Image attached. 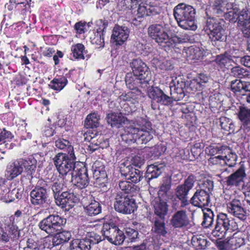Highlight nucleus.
I'll return each mask as SVG.
<instances>
[{
	"label": "nucleus",
	"mask_w": 250,
	"mask_h": 250,
	"mask_svg": "<svg viewBox=\"0 0 250 250\" xmlns=\"http://www.w3.org/2000/svg\"><path fill=\"white\" fill-rule=\"evenodd\" d=\"M95 134L93 133H90V132H88L84 134L85 140L88 142H91L92 144H94L95 145L98 146L99 148H102V149L107 148L109 146V142L107 140H104L102 138H99L96 142H95L94 138Z\"/></svg>",
	"instance_id": "58836bf2"
},
{
	"label": "nucleus",
	"mask_w": 250,
	"mask_h": 250,
	"mask_svg": "<svg viewBox=\"0 0 250 250\" xmlns=\"http://www.w3.org/2000/svg\"><path fill=\"white\" fill-rule=\"evenodd\" d=\"M236 59H238L241 63L244 66L250 68V56H246L243 57H236Z\"/></svg>",
	"instance_id": "338daca9"
},
{
	"label": "nucleus",
	"mask_w": 250,
	"mask_h": 250,
	"mask_svg": "<svg viewBox=\"0 0 250 250\" xmlns=\"http://www.w3.org/2000/svg\"><path fill=\"white\" fill-rule=\"evenodd\" d=\"M121 171L126 179L132 183H136L143 178V173L139 170L133 168L130 165L124 163L121 165Z\"/></svg>",
	"instance_id": "dca6fc26"
},
{
	"label": "nucleus",
	"mask_w": 250,
	"mask_h": 250,
	"mask_svg": "<svg viewBox=\"0 0 250 250\" xmlns=\"http://www.w3.org/2000/svg\"><path fill=\"white\" fill-rule=\"evenodd\" d=\"M246 177L245 167L244 165H241L237 170L227 177L226 184L231 187H237L244 182Z\"/></svg>",
	"instance_id": "a211bd4d"
},
{
	"label": "nucleus",
	"mask_w": 250,
	"mask_h": 250,
	"mask_svg": "<svg viewBox=\"0 0 250 250\" xmlns=\"http://www.w3.org/2000/svg\"><path fill=\"white\" fill-rule=\"evenodd\" d=\"M15 217L11 215L5 220V228L13 238H17L20 236V231L18 227L14 225Z\"/></svg>",
	"instance_id": "2f4dec72"
},
{
	"label": "nucleus",
	"mask_w": 250,
	"mask_h": 250,
	"mask_svg": "<svg viewBox=\"0 0 250 250\" xmlns=\"http://www.w3.org/2000/svg\"><path fill=\"white\" fill-rule=\"evenodd\" d=\"M209 77L206 74H200L196 79L192 80L190 83V86L193 90H201L204 83L208 82Z\"/></svg>",
	"instance_id": "f704fd0d"
},
{
	"label": "nucleus",
	"mask_w": 250,
	"mask_h": 250,
	"mask_svg": "<svg viewBox=\"0 0 250 250\" xmlns=\"http://www.w3.org/2000/svg\"><path fill=\"white\" fill-rule=\"evenodd\" d=\"M152 229L155 233L161 235L165 236L167 232L166 230L164 218L155 219L154 226Z\"/></svg>",
	"instance_id": "8fccbe9b"
},
{
	"label": "nucleus",
	"mask_w": 250,
	"mask_h": 250,
	"mask_svg": "<svg viewBox=\"0 0 250 250\" xmlns=\"http://www.w3.org/2000/svg\"><path fill=\"white\" fill-rule=\"evenodd\" d=\"M239 21L242 24V31L245 37H250V16L242 12L239 16Z\"/></svg>",
	"instance_id": "473e14b6"
},
{
	"label": "nucleus",
	"mask_w": 250,
	"mask_h": 250,
	"mask_svg": "<svg viewBox=\"0 0 250 250\" xmlns=\"http://www.w3.org/2000/svg\"><path fill=\"white\" fill-rule=\"evenodd\" d=\"M225 22L223 19L209 18L207 21V29L209 31V38L212 42H225L226 33Z\"/></svg>",
	"instance_id": "39448f33"
},
{
	"label": "nucleus",
	"mask_w": 250,
	"mask_h": 250,
	"mask_svg": "<svg viewBox=\"0 0 250 250\" xmlns=\"http://www.w3.org/2000/svg\"><path fill=\"white\" fill-rule=\"evenodd\" d=\"M23 170L20 160H17L8 165L7 167V175L9 179H12L21 174Z\"/></svg>",
	"instance_id": "c756f323"
},
{
	"label": "nucleus",
	"mask_w": 250,
	"mask_h": 250,
	"mask_svg": "<svg viewBox=\"0 0 250 250\" xmlns=\"http://www.w3.org/2000/svg\"><path fill=\"white\" fill-rule=\"evenodd\" d=\"M184 39L179 37L177 36H172L171 38L168 37V41L167 42H164L163 47H173L174 45L176 43H179L184 42Z\"/></svg>",
	"instance_id": "6e6d98bb"
},
{
	"label": "nucleus",
	"mask_w": 250,
	"mask_h": 250,
	"mask_svg": "<svg viewBox=\"0 0 250 250\" xmlns=\"http://www.w3.org/2000/svg\"><path fill=\"white\" fill-rule=\"evenodd\" d=\"M21 166L31 173L35 171L37 166V160L33 156H29L27 159H20Z\"/></svg>",
	"instance_id": "c03bdc74"
},
{
	"label": "nucleus",
	"mask_w": 250,
	"mask_h": 250,
	"mask_svg": "<svg viewBox=\"0 0 250 250\" xmlns=\"http://www.w3.org/2000/svg\"><path fill=\"white\" fill-rule=\"evenodd\" d=\"M238 118L244 125H250V109L241 107L238 113Z\"/></svg>",
	"instance_id": "3c124183"
},
{
	"label": "nucleus",
	"mask_w": 250,
	"mask_h": 250,
	"mask_svg": "<svg viewBox=\"0 0 250 250\" xmlns=\"http://www.w3.org/2000/svg\"><path fill=\"white\" fill-rule=\"evenodd\" d=\"M106 121L111 127L119 128L123 124H125L126 118L121 113H110L106 117Z\"/></svg>",
	"instance_id": "a878e982"
},
{
	"label": "nucleus",
	"mask_w": 250,
	"mask_h": 250,
	"mask_svg": "<svg viewBox=\"0 0 250 250\" xmlns=\"http://www.w3.org/2000/svg\"><path fill=\"white\" fill-rule=\"evenodd\" d=\"M129 29L126 26L115 25L112 31L111 39L116 44L121 45L128 39Z\"/></svg>",
	"instance_id": "6ab92c4d"
},
{
	"label": "nucleus",
	"mask_w": 250,
	"mask_h": 250,
	"mask_svg": "<svg viewBox=\"0 0 250 250\" xmlns=\"http://www.w3.org/2000/svg\"><path fill=\"white\" fill-rule=\"evenodd\" d=\"M194 180L193 176H189L185 181L184 184L179 185L175 190L177 197L181 200V206L184 207L188 204L187 196L188 191L193 187Z\"/></svg>",
	"instance_id": "ddd939ff"
},
{
	"label": "nucleus",
	"mask_w": 250,
	"mask_h": 250,
	"mask_svg": "<svg viewBox=\"0 0 250 250\" xmlns=\"http://www.w3.org/2000/svg\"><path fill=\"white\" fill-rule=\"evenodd\" d=\"M22 191L19 188H14L11 190L3 185L0 186V201L9 203L14 201L16 199L21 197Z\"/></svg>",
	"instance_id": "2eb2a0df"
},
{
	"label": "nucleus",
	"mask_w": 250,
	"mask_h": 250,
	"mask_svg": "<svg viewBox=\"0 0 250 250\" xmlns=\"http://www.w3.org/2000/svg\"><path fill=\"white\" fill-rule=\"evenodd\" d=\"M102 232L104 236L109 242L115 245L122 244L125 237L124 232L120 230L118 227L111 226L108 224H104Z\"/></svg>",
	"instance_id": "9d476101"
},
{
	"label": "nucleus",
	"mask_w": 250,
	"mask_h": 250,
	"mask_svg": "<svg viewBox=\"0 0 250 250\" xmlns=\"http://www.w3.org/2000/svg\"><path fill=\"white\" fill-rule=\"evenodd\" d=\"M225 5H227V0H215L213 4L214 12L218 15L223 14L229 9L225 6Z\"/></svg>",
	"instance_id": "603ef678"
},
{
	"label": "nucleus",
	"mask_w": 250,
	"mask_h": 250,
	"mask_svg": "<svg viewBox=\"0 0 250 250\" xmlns=\"http://www.w3.org/2000/svg\"><path fill=\"white\" fill-rule=\"evenodd\" d=\"M100 116L94 112L89 114L85 120V125L87 127L96 128L99 125Z\"/></svg>",
	"instance_id": "de8ad7c7"
},
{
	"label": "nucleus",
	"mask_w": 250,
	"mask_h": 250,
	"mask_svg": "<svg viewBox=\"0 0 250 250\" xmlns=\"http://www.w3.org/2000/svg\"><path fill=\"white\" fill-rule=\"evenodd\" d=\"M170 224L174 228L183 229L190 226V221L187 213L184 210L175 212L170 219Z\"/></svg>",
	"instance_id": "4468645a"
},
{
	"label": "nucleus",
	"mask_w": 250,
	"mask_h": 250,
	"mask_svg": "<svg viewBox=\"0 0 250 250\" xmlns=\"http://www.w3.org/2000/svg\"><path fill=\"white\" fill-rule=\"evenodd\" d=\"M166 200L164 197L158 196L155 197L151 202L154 213L159 218H165L167 213L168 206Z\"/></svg>",
	"instance_id": "aec40b11"
},
{
	"label": "nucleus",
	"mask_w": 250,
	"mask_h": 250,
	"mask_svg": "<svg viewBox=\"0 0 250 250\" xmlns=\"http://www.w3.org/2000/svg\"><path fill=\"white\" fill-rule=\"evenodd\" d=\"M133 75L137 76L140 79H144L145 81H149L151 78V74L146 64L140 59L132 60L130 62Z\"/></svg>",
	"instance_id": "9b49d317"
},
{
	"label": "nucleus",
	"mask_w": 250,
	"mask_h": 250,
	"mask_svg": "<svg viewBox=\"0 0 250 250\" xmlns=\"http://www.w3.org/2000/svg\"><path fill=\"white\" fill-rule=\"evenodd\" d=\"M49 85L52 89L61 91L62 89V79H54Z\"/></svg>",
	"instance_id": "052dcab7"
},
{
	"label": "nucleus",
	"mask_w": 250,
	"mask_h": 250,
	"mask_svg": "<svg viewBox=\"0 0 250 250\" xmlns=\"http://www.w3.org/2000/svg\"><path fill=\"white\" fill-rule=\"evenodd\" d=\"M185 56L188 60H199L204 55V50L197 46H191L185 49Z\"/></svg>",
	"instance_id": "cd10ccee"
},
{
	"label": "nucleus",
	"mask_w": 250,
	"mask_h": 250,
	"mask_svg": "<svg viewBox=\"0 0 250 250\" xmlns=\"http://www.w3.org/2000/svg\"><path fill=\"white\" fill-rule=\"evenodd\" d=\"M170 83V96L166 95L164 91L157 86H151L148 90V96L153 102L164 105H169L173 101H179L185 96L184 87V82L180 81L177 77H171Z\"/></svg>",
	"instance_id": "f03ea898"
},
{
	"label": "nucleus",
	"mask_w": 250,
	"mask_h": 250,
	"mask_svg": "<svg viewBox=\"0 0 250 250\" xmlns=\"http://www.w3.org/2000/svg\"><path fill=\"white\" fill-rule=\"evenodd\" d=\"M153 134L151 123L146 119L139 118L125 127L121 137L127 143L146 144L153 138Z\"/></svg>",
	"instance_id": "f257e3e1"
},
{
	"label": "nucleus",
	"mask_w": 250,
	"mask_h": 250,
	"mask_svg": "<svg viewBox=\"0 0 250 250\" xmlns=\"http://www.w3.org/2000/svg\"><path fill=\"white\" fill-rule=\"evenodd\" d=\"M78 198L74 195L73 193L63 191V209L68 210L72 208L74 206V203H76Z\"/></svg>",
	"instance_id": "79ce46f5"
},
{
	"label": "nucleus",
	"mask_w": 250,
	"mask_h": 250,
	"mask_svg": "<svg viewBox=\"0 0 250 250\" xmlns=\"http://www.w3.org/2000/svg\"><path fill=\"white\" fill-rule=\"evenodd\" d=\"M75 156L74 148L71 143L63 139V169L69 172L75 165Z\"/></svg>",
	"instance_id": "f8f14e48"
},
{
	"label": "nucleus",
	"mask_w": 250,
	"mask_h": 250,
	"mask_svg": "<svg viewBox=\"0 0 250 250\" xmlns=\"http://www.w3.org/2000/svg\"><path fill=\"white\" fill-rule=\"evenodd\" d=\"M10 237L6 232L0 228V242H7L9 241Z\"/></svg>",
	"instance_id": "774afa93"
},
{
	"label": "nucleus",
	"mask_w": 250,
	"mask_h": 250,
	"mask_svg": "<svg viewBox=\"0 0 250 250\" xmlns=\"http://www.w3.org/2000/svg\"><path fill=\"white\" fill-rule=\"evenodd\" d=\"M30 202L34 206L43 204L47 198V191L43 187H36L30 194Z\"/></svg>",
	"instance_id": "4be33fe9"
},
{
	"label": "nucleus",
	"mask_w": 250,
	"mask_h": 250,
	"mask_svg": "<svg viewBox=\"0 0 250 250\" xmlns=\"http://www.w3.org/2000/svg\"><path fill=\"white\" fill-rule=\"evenodd\" d=\"M229 150V147L226 146H210L206 148V152L208 155L214 156L217 154H222Z\"/></svg>",
	"instance_id": "a18cd8bd"
},
{
	"label": "nucleus",
	"mask_w": 250,
	"mask_h": 250,
	"mask_svg": "<svg viewBox=\"0 0 250 250\" xmlns=\"http://www.w3.org/2000/svg\"><path fill=\"white\" fill-rule=\"evenodd\" d=\"M208 162L210 164L212 165H218L221 166H224L225 163L223 155L222 154L217 156L210 157L208 159Z\"/></svg>",
	"instance_id": "680f3d73"
},
{
	"label": "nucleus",
	"mask_w": 250,
	"mask_h": 250,
	"mask_svg": "<svg viewBox=\"0 0 250 250\" xmlns=\"http://www.w3.org/2000/svg\"><path fill=\"white\" fill-rule=\"evenodd\" d=\"M139 4V5L137 10L139 17L155 15L157 13L156 10V8L153 6L146 3H144V2Z\"/></svg>",
	"instance_id": "c9c22d12"
},
{
	"label": "nucleus",
	"mask_w": 250,
	"mask_h": 250,
	"mask_svg": "<svg viewBox=\"0 0 250 250\" xmlns=\"http://www.w3.org/2000/svg\"><path fill=\"white\" fill-rule=\"evenodd\" d=\"M119 187L122 191L125 192V193H122L125 195L130 194L131 196H134L139 190V188L137 186L131 183L129 181H120L119 183Z\"/></svg>",
	"instance_id": "72a5a7b5"
},
{
	"label": "nucleus",
	"mask_w": 250,
	"mask_h": 250,
	"mask_svg": "<svg viewBox=\"0 0 250 250\" xmlns=\"http://www.w3.org/2000/svg\"><path fill=\"white\" fill-rule=\"evenodd\" d=\"M231 90L234 92H240L244 95L246 92H250V83L240 80L232 81L230 83Z\"/></svg>",
	"instance_id": "bb28decb"
},
{
	"label": "nucleus",
	"mask_w": 250,
	"mask_h": 250,
	"mask_svg": "<svg viewBox=\"0 0 250 250\" xmlns=\"http://www.w3.org/2000/svg\"><path fill=\"white\" fill-rule=\"evenodd\" d=\"M70 250H89V243L83 239H74L69 245Z\"/></svg>",
	"instance_id": "a19ab883"
},
{
	"label": "nucleus",
	"mask_w": 250,
	"mask_h": 250,
	"mask_svg": "<svg viewBox=\"0 0 250 250\" xmlns=\"http://www.w3.org/2000/svg\"><path fill=\"white\" fill-rule=\"evenodd\" d=\"M231 73L233 76L240 79L247 77L249 75V72L247 70L240 66H235L232 68Z\"/></svg>",
	"instance_id": "864d4df0"
},
{
	"label": "nucleus",
	"mask_w": 250,
	"mask_h": 250,
	"mask_svg": "<svg viewBox=\"0 0 250 250\" xmlns=\"http://www.w3.org/2000/svg\"><path fill=\"white\" fill-rule=\"evenodd\" d=\"M202 211L204 214V220L202 224L205 228H209L212 226L213 222V212L210 208H207L203 209Z\"/></svg>",
	"instance_id": "49530a36"
},
{
	"label": "nucleus",
	"mask_w": 250,
	"mask_h": 250,
	"mask_svg": "<svg viewBox=\"0 0 250 250\" xmlns=\"http://www.w3.org/2000/svg\"><path fill=\"white\" fill-rule=\"evenodd\" d=\"M24 250H40V245L36 241L29 238L26 241V246L24 248Z\"/></svg>",
	"instance_id": "4d7b16f0"
},
{
	"label": "nucleus",
	"mask_w": 250,
	"mask_h": 250,
	"mask_svg": "<svg viewBox=\"0 0 250 250\" xmlns=\"http://www.w3.org/2000/svg\"><path fill=\"white\" fill-rule=\"evenodd\" d=\"M63 169V180L72 183L79 188L82 189L88 186V179L86 168L84 167H78L75 165L69 172Z\"/></svg>",
	"instance_id": "20e7f679"
},
{
	"label": "nucleus",
	"mask_w": 250,
	"mask_h": 250,
	"mask_svg": "<svg viewBox=\"0 0 250 250\" xmlns=\"http://www.w3.org/2000/svg\"><path fill=\"white\" fill-rule=\"evenodd\" d=\"M234 59H236V57L234 56L221 55L217 56L215 62L221 69L229 68L230 66L232 65V62H235Z\"/></svg>",
	"instance_id": "7c9ffc66"
},
{
	"label": "nucleus",
	"mask_w": 250,
	"mask_h": 250,
	"mask_svg": "<svg viewBox=\"0 0 250 250\" xmlns=\"http://www.w3.org/2000/svg\"><path fill=\"white\" fill-rule=\"evenodd\" d=\"M84 240L88 241L89 243V247L91 248V244H96L99 243L102 241L101 236L94 232H88L86 237Z\"/></svg>",
	"instance_id": "5fc2aeb1"
},
{
	"label": "nucleus",
	"mask_w": 250,
	"mask_h": 250,
	"mask_svg": "<svg viewBox=\"0 0 250 250\" xmlns=\"http://www.w3.org/2000/svg\"><path fill=\"white\" fill-rule=\"evenodd\" d=\"M89 26L90 22L86 23L85 22L80 21L75 24V28L77 32L81 34L84 33L86 31H87Z\"/></svg>",
	"instance_id": "bf43d9fd"
},
{
	"label": "nucleus",
	"mask_w": 250,
	"mask_h": 250,
	"mask_svg": "<svg viewBox=\"0 0 250 250\" xmlns=\"http://www.w3.org/2000/svg\"><path fill=\"white\" fill-rule=\"evenodd\" d=\"M167 24L164 23L152 24L147 28L149 37L161 46L168 41Z\"/></svg>",
	"instance_id": "6e6552de"
},
{
	"label": "nucleus",
	"mask_w": 250,
	"mask_h": 250,
	"mask_svg": "<svg viewBox=\"0 0 250 250\" xmlns=\"http://www.w3.org/2000/svg\"><path fill=\"white\" fill-rule=\"evenodd\" d=\"M144 159L139 156H134L131 159V164L140 167L144 164Z\"/></svg>",
	"instance_id": "0e129e2a"
},
{
	"label": "nucleus",
	"mask_w": 250,
	"mask_h": 250,
	"mask_svg": "<svg viewBox=\"0 0 250 250\" xmlns=\"http://www.w3.org/2000/svg\"><path fill=\"white\" fill-rule=\"evenodd\" d=\"M142 96V93L141 90L137 89L122 94L119 96L118 100L119 102L125 101L128 104H135L139 102V100Z\"/></svg>",
	"instance_id": "393cba45"
},
{
	"label": "nucleus",
	"mask_w": 250,
	"mask_h": 250,
	"mask_svg": "<svg viewBox=\"0 0 250 250\" xmlns=\"http://www.w3.org/2000/svg\"><path fill=\"white\" fill-rule=\"evenodd\" d=\"M223 158L224 160V165L229 166L230 167H233L235 165L237 160V156L235 153L233 152L229 148V150L227 152L223 153Z\"/></svg>",
	"instance_id": "37998d69"
},
{
	"label": "nucleus",
	"mask_w": 250,
	"mask_h": 250,
	"mask_svg": "<svg viewBox=\"0 0 250 250\" xmlns=\"http://www.w3.org/2000/svg\"><path fill=\"white\" fill-rule=\"evenodd\" d=\"M62 219L58 215H51L43 219L39 224V228L48 234H52L62 229Z\"/></svg>",
	"instance_id": "1a4fd4ad"
},
{
	"label": "nucleus",
	"mask_w": 250,
	"mask_h": 250,
	"mask_svg": "<svg viewBox=\"0 0 250 250\" xmlns=\"http://www.w3.org/2000/svg\"><path fill=\"white\" fill-rule=\"evenodd\" d=\"M191 203L201 208L208 206L210 203L209 194L204 190H197L191 199Z\"/></svg>",
	"instance_id": "412c9836"
},
{
	"label": "nucleus",
	"mask_w": 250,
	"mask_h": 250,
	"mask_svg": "<svg viewBox=\"0 0 250 250\" xmlns=\"http://www.w3.org/2000/svg\"><path fill=\"white\" fill-rule=\"evenodd\" d=\"M227 210L229 213L240 220H244L247 218V210L242 207L240 200L234 199L227 204Z\"/></svg>",
	"instance_id": "f3484780"
},
{
	"label": "nucleus",
	"mask_w": 250,
	"mask_h": 250,
	"mask_svg": "<svg viewBox=\"0 0 250 250\" xmlns=\"http://www.w3.org/2000/svg\"><path fill=\"white\" fill-rule=\"evenodd\" d=\"M149 81H145L144 79H140L139 77L131 74H127L125 78V83L127 87L132 90L138 89V87H143L146 85Z\"/></svg>",
	"instance_id": "b1692460"
},
{
	"label": "nucleus",
	"mask_w": 250,
	"mask_h": 250,
	"mask_svg": "<svg viewBox=\"0 0 250 250\" xmlns=\"http://www.w3.org/2000/svg\"><path fill=\"white\" fill-rule=\"evenodd\" d=\"M171 180L170 177L163 178L162 184L158 191V196L164 197L165 200L168 198V192L171 188Z\"/></svg>",
	"instance_id": "e433bc0d"
},
{
	"label": "nucleus",
	"mask_w": 250,
	"mask_h": 250,
	"mask_svg": "<svg viewBox=\"0 0 250 250\" xmlns=\"http://www.w3.org/2000/svg\"><path fill=\"white\" fill-rule=\"evenodd\" d=\"M114 206L116 211L124 214H131L137 209L135 200L121 192L117 193Z\"/></svg>",
	"instance_id": "0eeeda50"
},
{
	"label": "nucleus",
	"mask_w": 250,
	"mask_h": 250,
	"mask_svg": "<svg viewBox=\"0 0 250 250\" xmlns=\"http://www.w3.org/2000/svg\"><path fill=\"white\" fill-rule=\"evenodd\" d=\"M173 15L178 25L183 29L192 31L197 29L196 10L192 6L185 3H179L174 7Z\"/></svg>",
	"instance_id": "7ed1b4c3"
},
{
	"label": "nucleus",
	"mask_w": 250,
	"mask_h": 250,
	"mask_svg": "<svg viewBox=\"0 0 250 250\" xmlns=\"http://www.w3.org/2000/svg\"><path fill=\"white\" fill-rule=\"evenodd\" d=\"M125 235L126 237H128L129 239H130L131 241H133L137 237L138 232L134 229L126 227L125 228Z\"/></svg>",
	"instance_id": "e2e57ef3"
},
{
	"label": "nucleus",
	"mask_w": 250,
	"mask_h": 250,
	"mask_svg": "<svg viewBox=\"0 0 250 250\" xmlns=\"http://www.w3.org/2000/svg\"><path fill=\"white\" fill-rule=\"evenodd\" d=\"M84 209L86 213L90 216L97 215L101 211L99 203L95 200L86 206Z\"/></svg>",
	"instance_id": "09e8293b"
},
{
	"label": "nucleus",
	"mask_w": 250,
	"mask_h": 250,
	"mask_svg": "<svg viewBox=\"0 0 250 250\" xmlns=\"http://www.w3.org/2000/svg\"><path fill=\"white\" fill-rule=\"evenodd\" d=\"M54 164L57 169L58 171L60 174H62V153H58L54 159Z\"/></svg>",
	"instance_id": "13d9d810"
},
{
	"label": "nucleus",
	"mask_w": 250,
	"mask_h": 250,
	"mask_svg": "<svg viewBox=\"0 0 250 250\" xmlns=\"http://www.w3.org/2000/svg\"><path fill=\"white\" fill-rule=\"evenodd\" d=\"M52 190L56 205L61 206L62 208V185L61 183H55L52 186Z\"/></svg>",
	"instance_id": "ea45409f"
},
{
	"label": "nucleus",
	"mask_w": 250,
	"mask_h": 250,
	"mask_svg": "<svg viewBox=\"0 0 250 250\" xmlns=\"http://www.w3.org/2000/svg\"><path fill=\"white\" fill-rule=\"evenodd\" d=\"M71 50L74 57L77 60H84L85 58H88L87 51L85 50L84 45L82 43H77L73 45Z\"/></svg>",
	"instance_id": "4c0bfd02"
},
{
	"label": "nucleus",
	"mask_w": 250,
	"mask_h": 250,
	"mask_svg": "<svg viewBox=\"0 0 250 250\" xmlns=\"http://www.w3.org/2000/svg\"><path fill=\"white\" fill-rule=\"evenodd\" d=\"M106 25L102 21L100 22L99 27L97 28L96 32H93L90 36L91 42L93 44L98 46L99 48L103 47L104 45V32Z\"/></svg>",
	"instance_id": "5701e85b"
},
{
	"label": "nucleus",
	"mask_w": 250,
	"mask_h": 250,
	"mask_svg": "<svg viewBox=\"0 0 250 250\" xmlns=\"http://www.w3.org/2000/svg\"><path fill=\"white\" fill-rule=\"evenodd\" d=\"M164 167L165 166L163 164L155 163L149 165L146 170V178L148 180L157 178L164 170Z\"/></svg>",
	"instance_id": "c85d7f7f"
},
{
	"label": "nucleus",
	"mask_w": 250,
	"mask_h": 250,
	"mask_svg": "<svg viewBox=\"0 0 250 250\" xmlns=\"http://www.w3.org/2000/svg\"><path fill=\"white\" fill-rule=\"evenodd\" d=\"M227 5H225V6L229 8L228 11L226 10V12H223V14H226V15H228L230 17H234V14H236V12L234 11V9L232 8V3H229L228 0H227Z\"/></svg>",
	"instance_id": "69168bd1"
},
{
	"label": "nucleus",
	"mask_w": 250,
	"mask_h": 250,
	"mask_svg": "<svg viewBox=\"0 0 250 250\" xmlns=\"http://www.w3.org/2000/svg\"><path fill=\"white\" fill-rule=\"evenodd\" d=\"M236 227L233 219L229 218L226 214L221 213L217 215L215 227L212 234L219 239H223L225 237L228 230H234Z\"/></svg>",
	"instance_id": "423d86ee"
}]
</instances>
